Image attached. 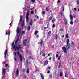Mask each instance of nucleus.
Listing matches in <instances>:
<instances>
[{
	"label": "nucleus",
	"mask_w": 79,
	"mask_h": 79,
	"mask_svg": "<svg viewBox=\"0 0 79 79\" xmlns=\"http://www.w3.org/2000/svg\"><path fill=\"white\" fill-rule=\"evenodd\" d=\"M69 39H67V40L66 42H67V46L68 47L67 48V50H69V49H70V47H73L74 46V41H72L71 43L70 44L69 43Z\"/></svg>",
	"instance_id": "1"
},
{
	"label": "nucleus",
	"mask_w": 79,
	"mask_h": 79,
	"mask_svg": "<svg viewBox=\"0 0 79 79\" xmlns=\"http://www.w3.org/2000/svg\"><path fill=\"white\" fill-rule=\"evenodd\" d=\"M13 48H14L15 50H16L17 49L18 51H19L21 48V46L20 45H18V46H17L16 45H15L13 46Z\"/></svg>",
	"instance_id": "2"
},
{
	"label": "nucleus",
	"mask_w": 79,
	"mask_h": 79,
	"mask_svg": "<svg viewBox=\"0 0 79 79\" xmlns=\"http://www.w3.org/2000/svg\"><path fill=\"white\" fill-rule=\"evenodd\" d=\"M21 29L20 28L19 29V27H18L17 28V35H18L19 34V32L20 34H21Z\"/></svg>",
	"instance_id": "3"
},
{
	"label": "nucleus",
	"mask_w": 79,
	"mask_h": 79,
	"mask_svg": "<svg viewBox=\"0 0 79 79\" xmlns=\"http://www.w3.org/2000/svg\"><path fill=\"white\" fill-rule=\"evenodd\" d=\"M6 70V69H4L2 72V76L5 77V70Z\"/></svg>",
	"instance_id": "4"
},
{
	"label": "nucleus",
	"mask_w": 79,
	"mask_h": 79,
	"mask_svg": "<svg viewBox=\"0 0 79 79\" xmlns=\"http://www.w3.org/2000/svg\"><path fill=\"white\" fill-rule=\"evenodd\" d=\"M29 17L28 15H26V21L27 23H29Z\"/></svg>",
	"instance_id": "5"
},
{
	"label": "nucleus",
	"mask_w": 79,
	"mask_h": 79,
	"mask_svg": "<svg viewBox=\"0 0 79 79\" xmlns=\"http://www.w3.org/2000/svg\"><path fill=\"white\" fill-rule=\"evenodd\" d=\"M62 49L65 52V53H67V51H66V48L65 46H63L62 48Z\"/></svg>",
	"instance_id": "6"
},
{
	"label": "nucleus",
	"mask_w": 79,
	"mask_h": 79,
	"mask_svg": "<svg viewBox=\"0 0 79 79\" xmlns=\"http://www.w3.org/2000/svg\"><path fill=\"white\" fill-rule=\"evenodd\" d=\"M30 21L31 26H32V25L34 24V21L32 20V18L31 19Z\"/></svg>",
	"instance_id": "7"
},
{
	"label": "nucleus",
	"mask_w": 79,
	"mask_h": 79,
	"mask_svg": "<svg viewBox=\"0 0 79 79\" xmlns=\"http://www.w3.org/2000/svg\"><path fill=\"white\" fill-rule=\"evenodd\" d=\"M27 43V40H25L23 42V46H26V43Z\"/></svg>",
	"instance_id": "8"
},
{
	"label": "nucleus",
	"mask_w": 79,
	"mask_h": 79,
	"mask_svg": "<svg viewBox=\"0 0 79 79\" xmlns=\"http://www.w3.org/2000/svg\"><path fill=\"white\" fill-rule=\"evenodd\" d=\"M4 54L5 55L4 56V59H5V58H6V54H7V50H6V49L5 50V51H4Z\"/></svg>",
	"instance_id": "9"
},
{
	"label": "nucleus",
	"mask_w": 79,
	"mask_h": 79,
	"mask_svg": "<svg viewBox=\"0 0 79 79\" xmlns=\"http://www.w3.org/2000/svg\"><path fill=\"white\" fill-rule=\"evenodd\" d=\"M16 75V76H18L19 75V70L18 69H17V70L15 72Z\"/></svg>",
	"instance_id": "10"
},
{
	"label": "nucleus",
	"mask_w": 79,
	"mask_h": 79,
	"mask_svg": "<svg viewBox=\"0 0 79 79\" xmlns=\"http://www.w3.org/2000/svg\"><path fill=\"white\" fill-rule=\"evenodd\" d=\"M40 75L41 76V77L42 79H44V76L43 74H42V73H40Z\"/></svg>",
	"instance_id": "11"
},
{
	"label": "nucleus",
	"mask_w": 79,
	"mask_h": 79,
	"mask_svg": "<svg viewBox=\"0 0 79 79\" xmlns=\"http://www.w3.org/2000/svg\"><path fill=\"white\" fill-rule=\"evenodd\" d=\"M20 60L21 62H22L23 61V58H22V56L20 54Z\"/></svg>",
	"instance_id": "12"
},
{
	"label": "nucleus",
	"mask_w": 79,
	"mask_h": 79,
	"mask_svg": "<svg viewBox=\"0 0 79 79\" xmlns=\"http://www.w3.org/2000/svg\"><path fill=\"white\" fill-rule=\"evenodd\" d=\"M70 18L71 21H73V16L71 15H70Z\"/></svg>",
	"instance_id": "13"
},
{
	"label": "nucleus",
	"mask_w": 79,
	"mask_h": 79,
	"mask_svg": "<svg viewBox=\"0 0 79 79\" xmlns=\"http://www.w3.org/2000/svg\"><path fill=\"white\" fill-rule=\"evenodd\" d=\"M48 63V61H46L44 63V66H46Z\"/></svg>",
	"instance_id": "14"
},
{
	"label": "nucleus",
	"mask_w": 79,
	"mask_h": 79,
	"mask_svg": "<svg viewBox=\"0 0 79 79\" xmlns=\"http://www.w3.org/2000/svg\"><path fill=\"white\" fill-rule=\"evenodd\" d=\"M30 29H31V26L28 25L27 27V30L28 31H30Z\"/></svg>",
	"instance_id": "15"
},
{
	"label": "nucleus",
	"mask_w": 79,
	"mask_h": 79,
	"mask_svg": "<svg viewBox=\"0 0 79 79\" xmlns=\"http://www.w3.org/2000/svg\"><path fill=\"white\" fill-rule=\"evenodd\" d=\"M39 32V31H35L34 33V35H37V33Z\"/></svg>",
	"instance_id": "16"
},
{
	"label": "nucleus",
	"mask_w": 79,
	"mask_h": 79,
	"mask_svg": "<svg viewBox=\"0 0 79 79\" xmlns=\"http://www.w3.org/2000/svg\"><path fill=\"white\" fill-rule=\"evenodd\" d=\"M64 23L65 24H66V25L68 24V23H67V20H66V19H65L64 20Z\"/></svg>",
	"instance_id": "17"
},
{
	"label": "nucleus",
	"mask_w": 79,
	"mask_h": 79,
	"mask_svg": "<svg viewBox=\"0 0 79 79\" xmlns=\"http://www.w3.org/2000/svg\"><path fill=\"white\" fill-rule=\"evenodd\" d=\"M26 73L27 74H29V69L28 68L27 69Z\"/></svg>",
	"instance_id": "18"
},
{
	"label": "nucleus",
	"mask_w": 79,
	"mask_h": 79,
	"mask_svg": "<svg viewBox=\"0 0 79 79\" xmlns=\"http://www.w3.org/2000/svg\"><path fill=\"white\" fill-rule=\"evenodd\" d=\"M61 62H60L59 64L58 68H60V67H61Z\"/></svg>",
	"instance_id": "19"
},
{
	"label": "nucleus",
	"mask_w": 79,
	"mask_h": 79,
	"mask_svg": "<svg viewBox=\"0 0 79 79\" xmlns=\"http://www.w3.org/2000/svg\"><path fill=\"white\" fill-rule=\"evenodd\" d=\"M24 25V20H23V23H22V26L23 27Z\"/></svg>",
	"instance_id": "20"
},
{
	"label": "nucleus",
	"mask_w": 79,
	"mask_h": 79,
	"mask_svg": "<svg viewBox=\"0 0 79 79\" xmlns=\"http://www.w3.org/2000/svg\"><path fill=\"white\" fill-rule=\"evenodd\" d=\"M23 34H25V31H22L21 35H23Z\"/></svg>",
	"instance_id": "21"
},
{
	"label": "nucleus",
	"mask_w": 79,
	"mask_h": 79,
	"mask_svg": "<svg viewBox=\"0 0 79 79\" xmlns=\"http://www.w3.org/2000/svg\"><path fill=\"white\" fill-rule=\"evenodd\" d=\"M57 39H58V35L56 34L55 37V39H56V40H57Z\"/></svg>",
	"instance_id": "22"
},
{
	"label": "nucleus",
	"mask_w": 79,
	"mask_h": 79,
	"mask_svg": "<svg viewBox=\"0 0 79 79\" xmlns=\"http://www.w3.org/2000/svg\"><path fill=\"white\" fill-rule=\"evenodd\" d=\"M31 10V9L30 8V7L28 6L27 7V11L29 12V11H30Z\"/></svg>",
	"instance_id": "23"
},
{
	"label": "nucleus",
	"mask_w": 79,
	"mask_h": 79,
	"mask_svg": "<svg viewBox=\"0 0 79 79\" xmlns=\"http://www.w3.org/2000/svg\"><path fill=\"white\" fill-rule=\"evenodd\" d=\"M31 10V9L30 8V7L28 6L27 7V11L29 12V11H30Z\"/></svg>",
	"instance_id": "24"
},
{
	"label": "nucleus",
	"mask_w": 79,
	"mask_h": 79,
	"mask_svg": "<svg viewBox=\"0 0 79 79\" xmlns=\"http://www.w3.org/2000/svg\"><path fill=\"white\" fill-rule=\"evenodd\" d=\"M47 27H44V29H46L48 28V25H47Z\"/></svg>",
	"instance_id": "25"
},
{
	"label": "nucleus",
	"mask_w": 79,
	"mask_h": 79,
	"mask_svg": "<svg viewBox=\"0 0 79 79\" xmlns=\"http://www.w3.org/2000/svg\"><path fill=\"white\" fill-rule=\"evenodd\" d=\"M43 44V41L41 40L40 42V44L41 46H42V44Z\"/></svg>",
	"instance_id": "26"
},
{
	"label": "nucleus",
	"mask_w": 79,
	"mask_h": 79,
	"mask_svg": "<svg viewBox=\"0 0 79 79\" xmlns=\"http://www.w3.org/2000/svg\"><path fill=\"white\" fill-rule=\"evenodd\" d=\"M22 18H23V17H22V16H20V22H21L22 21Z\"/></svg>",
	"instance_id": "27"
},
{
	"label": "nucleus",
	"mask_w": 79,
	"mask_h": 79,
	"mask_svg": "<svg viewBox=\"0 0 79 79\" xmlns=\"http://www.w3.org/2000/svg\"><path fill=\"white\" fill-rule=\"evenodd\" d=\"M50 34H51V31H49L48 33V36H49V35H50Z\"/></svg>",
	"instance_id": "28"
},
{
	"label": "nucleus",
	"mask_w": 79,
	"mask_h": 79,
	"mask_svg": "<svg viewBox=\"0 0 79 79\" xmlns=\"http://www.w3.org/2000/svg\"><path fill=\"white\" fill-rule=\"evenodd\" d=\"M49 76L50 78H52V73H50Z\"/></svg>",
	"instance_id": "29"
},
{
	"label": "nucleus",
	"mask_w": 79,
	"mask_h": 79,
	"mask_svg": "<svg viewBox=\"0 0 79 79\" xmlns=\"http://www.w3.org/2000/svg\"><path fill=\"white\" fill-rule=\"evenodd\" d=\"M49 10H50V9H48V7L46 8V10L47 11H49Z\"/></svg>",
	"instance_id": "30"
},
{
	"label": "nucleus",
	"mask_w": 79,
	"mask_h": 79,
	"mask_svg": "<svg viewBox=\"0 0 79 79\" xmlns=\"http://www.w3.org/2000/svg\"><path fill=\"white\" fill-rule=\"evenodd\" d=\"M65 77H68V75H67V74H66V73H65Z\"/></svg>",
	"instance_id": "31"
},
{
	"label": "nucleus",
	"mask_w": 79,
	"mask_h": 79,
	"mask_svg": "<svg viewBox=\"0 0 79 79\" xmlns=\"http://www.w3.org/2000/svg\"><path fill=\"white\" fill-rule=\"evenodd\" d=\"M60 58H61V56H59V57L58 58V60H60Z\"/></svg>",
	"instance_id": "32"
},
{
	"label": "nucleus",
	"mask_w": 79,
	"mask_h": 79,
	"mask_svg": "<svg viewBox=\"0 0 79 79\" xmlns=\"http://www.w3.org/2000/svg\"><path fill=\"white\" fill-rule=\"evenodd\" d=\"M35 17L36 18V19H39V16L37 15H35Z\"/></svg>",
	"instance_id": "33"
},
{
	"label": "nucleus",
	"mask_w": 79,
	"mask_h": 79,
	"mask_svg": "<svg viewBox=\"0 0 79 79\" xmlns=\"http://www.w3.org/2000/svg\"><path fill=\"white\" fill-rule=\"evenodd\" d=\"M19 36H20V34H19V35H18V37L17 39L18 40H19Z\"/></svg>",
	"instance_id": "34"
},
{
	"label": "nucleus",
	"mask_w": 79,
	"mask_h": 79,
	"mask_svg": "<svg viewBox=\"0 0 79 79\" xmlns=\"http://www.w3.org/2000/svg\"><path fill=\"white\" fill-rule=\"evenodd\" d=\"M66 38H68V34L67 33L66 35Z\"/></svg>",
	"instance_id": "35"
},
{
	"label": "nucleus",
	"mask_w": 79,
	"mask_h": 79,
	"mask_svg": "<svg viewBox=\"0 0 79 79\" xmlns=\"http://www.w3.org/2000/svg\"><path fill=\"white\" fill-rule=\"evenodd\" d=\"M24 79H27V77H26V75H24Z\"/></svg>",
	"instance_id": "36"
},
{
	"label": "nucleus",
	"mask_w": 79,
	"mask_h": 79,
	"mask_svg": "<svg viewBox=\"0 0 79 79\" xmlns=\"http://www.w3.org/2000/svg\"><path fill=\"white\" fill-rule=\"evenodd\" d=\"M23 73H24L25 72V69L24 68H23L22 70Z\"/></svg>",
	"instance_id": "37"
},
{
	"label": "nucleus",
	"mask_w": 79,
	"mask_h": 79,
	"mask_svg": "<svg viewBox=\"0 0 79 79\" xmlns=\"http://www.w3.org/2000/svg\"><path fill=\"white\" fill-rule=\"evenodd\" d=\"M52 17L51 16H50L49 18V21H51L52 20Z\"/></svg>",
	"instance_id": "38"
},
{
	"label": "nucleus",
	"mask_w": 79,
	"mask_h": 79,
	"mask_svg": "<svg viewBox=\"0 0 79 79\" xmlns=\"http://www.w3.org/2000/svg\"><path fill=\"white\" fill-rule=\"evenodd\" d=\"M42 56L44 57H45V53H43V54Z\"/></svg>",
	"instance_id": "39"
},
{
	"label": "nucleus",
	"mask_w": 79,
	"mask_h": 79,
	"mask_svg": "<svg viewBox=\"0 0 79 79\" xmlns=\"http://www.w3.org/2000/svg\"><path fill=\"white\" fill-rule=\"evenodd\" d=\"M77 4L78 5H79V0H77Z\"/></svg>",
	"instance_id": "40"
},
{
	"label": "nucleus",
	"mask_w": 79,
	"mask_h": 79,
	"mask_svg": "<svg viewBox=\"0 0 79 79\" xmlns=\"http://www.w3.org/2000/svg\"><path fill=\"white\" fill-rule=\"evenodd\" d=\"M60 15L61 16H63V12H60Z\"/></svg>",
	"instance_id": "41"
},
{
	"label": "nucleus",
	"mask_w": 79,
	"mask_h": 79,
	"mask_svg": "<svg viewBox=\"0 0 79 79\" xmlns=\"http://www.w3.org/2000/svg\"><path fill=\"white\" fill-rule=\"evenodd\" d=\"M27 16H29V11H27Z\"/></svg>",
	"instance_id": "42"
},
{
	"label": "nucleus",
	"mask_w": 79,
	"mask_h": 79,
	"mask_svg": "<svg viewBox=\"0 0 79 79\" xmlns=\"http://www.w3.org/2000/svg\"><path fill=\"white\" fill-rule=\"evenodd\" d=\"M70 24H71L72 25L73 24V21H71L70 22Z\"/></svg>",
	"instance_id": "43"
},
{
	"label": "nucleus",
	"mask_w": 79,
	"mask_h": 79,
	"mask_svg": "<svg viewBox=\"0 0 79 79\" xmlns=\"http://www.w3.org/2000/svg\"><path fill=\"white\" fill-rule=\"evenodd\" d=\"M31 15H33V14H34V11L31 10Z\"/></svg>",
	"instance_id": "44"
},
{
	"label": "nucleus",
	"mask_w": 79,
	"mask_h": 79,
	"mask_svg": "<svg viewBox=\"0 0 79 79\" xmlns=\"http://www.w3.org/2000/svg\"><path fill=\"white\" fill-rule=\"evenodd\" d=\"M60 76H63V74L62 73L60 72Z\"/></svg>",
	"instance_id": "45"
},
{
	"label": "nucleus",
	"mask_w": 79,
	"mask_h": 79,
	"mask_svg": "<svg viewBox=\"0 0 79 79\" xmlns=\"http://www.w3.org/2000/svg\"><path fill=\"white\" fill-rule=\"evenodd\" d=\"M50 70L48 71L47 72V74H50Z\"/></svg>",
	"instance_id": "46"
},
{
	"label": "nucleus",
	"mask_w": 79,
	"mask_h": 79,
	"mask_svg": "<svg viewBox=\"0 0 79 79\" xmlns=\"http://www.w3.org/2000/svg\"><path fill=\"white\" fill-rule=\"evenodd\" d=\"M18 40H18V39H17V40H16L15 42V43L16 44H17V42H18Z\"/></svg>",
	"instance_id": "47"
},
{
	"label": "nucleus",
	"mask_w": 79,
	"mask_h": 79,
	"mask_svg": "<svg viewBox=\"0 0 79 79\" xmlns=\"http://www.w3.org/2000/svg\"><path fill=\"white\" fill-rule=\"evenodd\" d=\"M55 19H53L52 20L53 23H54V22H55Z\"/></svg>",
	"instance_id": "48"
},
{
	"label": "nucleus",
	"mask_w": 79,
	"mask_h": 79,
	"mask_svg": "<svg viewBox=\"0 0 79 79\" xmlns=\"http://www.w3.org/2000/svg\"><path fill=\"white\" fill-rule=\"evenodd\" d=\"M31 2L32 3H34L35 2V0H31Z\"/></svg>",
	"instance_id": "49"
},
{
	"label": "nucleus",
	"mask_w": 79,
	"mask_h": 79,
	"mask_svg": "<svg viewBox=\"0 0 79 79\" xmlns=\"http://www.w3.org/2000/svg\"><path fill=\"white\" fill-rule=\"evenodd\" d=\"M48 69H51V67H48Z\"/></svg>",
	"instance_id": "50"
},
{
	"label": "nucleus",
	"mask_w": 79,
	"mask_h": 79,
	"mask_svg": "<svg viewBox=\"0 0 79 79\" xmlns=\"http://www.w3.org/2000/svg\"><path fill=\"white\" fill-rule=\"evenodd\" d=\"M12 45V46H13L14 45V42H13L12 43V44H11Z\"/></svg>",
	"instance_id": "51"
},
{
	"label": "nucleus",
	"mask_w": 79,
	"mask_h": 79,
	"mask_svg": "<svg viewBox=\"0 0 79 79\" xmlns=\"http://www.w3.org/2000/svg\"><path fill=\"white\" fill-rule=\"evenodd\" d=\"M8 66V64H6L5 65V66L6 67L7 66Z\"/></svg>",
	"instance_id": "52"
},
{
	"label": "nucleus",
	"mask_w": 79,
	"mask_h": 79,
	"mask_svg": "<svg viewBox=\"0 0 79 79\" xmlns=\"http://www.w3.org/2000/svg\"><path fill=\"white\" fill-rule=\"evenodd\" d=\"M10 31H9L8 32V35H10Z\"/></svg>",
	"instance_id": "53"
},
{
	"label": "nucleus",
	"mask_w": 79,
	"mask_h": 79,
	"mask_svg": "<svg viewBox=\"0 0 79 79\" xmlns=\"http://www.w3.org/2000/svg\"><path fill=\"white\" fill-rule=\"evenodd\" d=\"M14 60L15 61H17V59H16V58H14Z\"/></svg>",
	"instance_id": "54"
},
{
	"label": "nucleus",
	"mask_w": 79,
	"mask_h": 79,
	"mask_svg": "<svg viewBox=\"0 0 79 79\" xmlns=\"http://www.w3.org/2000/svg\"><path fill=\"white\" fill-rule=\"evenodd\" d=\"M17 53L18 56H19V52H17Z\"/></svg>",
	"instance_id": "55"
},
{
	"label": "nucleus",
	"mask_w": 79,
	"mask_h": 79,
	"mask_svg": "<svg viewBox=\"0 0 79 79\" xmlns=\"http://www.w3.org/2000/svg\"><path fill=\"white\" fill-rule=\"evenodd\" d=\"M26 63L27 64H28V61L27 60H26Z\"/></svg>",
	"instance_id": "56"
},
{
	"label": "nucleus",
	"mask_w": 79,
	"mask_h": 79,
	"mask_svg": "<svg viewBox=\"0 0 79 79\" xmlns=\"http://www.w3.org/2000/svg\"><path fill=\"white\" fill-rule=\"evenodd\" d=\"M14 54H15V56H16V52H14Z\"/></svg>",
	"instance_id": "57"
},
{
	"label": "nucleus",
	"mask_w": 79,
	"mask_h": 79,
	"mask_svg": "<svg viewBox=\"0 0 79 79\" xmlns=\"http://www.w3.org/2000/svg\"><path fill=\"white\" fill-rule=\"evenodd\" d=\"M29 59H31V58H32V56H30L29 57Z\"/></svg>",
	"instance_id": "58"
},
{
	"label": "nucleus",
	"mask_w": 79,
	"mask_h": 79,
	"mask_svg": "<svg viewBox=\"0 0 79 79\" xmlns=\"http://www.w3.org/2000/svg\"><path fill=\"white\" fill-rule=\"evenodd\" d=\"M26 52H27V53H28L29 52V51L28 50H26Z\"/></svg>",
	"instance_id": "59"
},
{
	"label": "nucleus",
	"mask_w": 79,
	"mask_h": 79,
	"mask_svg": "<svg viewBox=\"0 0 79 79\" xmlns=\"http://www.w3.org/2000/svg\"><path fill=\"white\" fill-rule=\"evenodd\" d=\"M45 11H43V14H45Z\"/></svg>",
	"instance_id": "60"
},
{
	"label": "nucleus",
	"mask_w": 79,
	"mask_h": 79,
	"mask_svg": "<svg viewBox=\"0 0 79 79\" xmlns=\"http://www.w3.org/2000/svg\"><path fill=\"white\" fill-rule=\"evenodd\" d=\"M52 27H55V24H53L52 25Z\"/></svg>",
	"instance_id": "61"
},
{
	"label": "nucleus",
	"mask_w": 79,
	"mask_h": 79,
	"mask_svg": "<svg viewBox=\"0 0 79 79\" xmlns=\"http://www.w3.org/2000/svg\"><path fill=\"white\" fill-rule=\"evenodd\" d=\"M60 31H61V32H62V31H63V28H61L60 29Z\"/></svg>",
	"instance_id": "62"
},
{
	"label": "nucleus",
	"mask_w": 79,
	"mask_h": 79,
	"mask_svg": "<svg viewBox=\"0 0 79 79\" xmlns=\"http://www.w3.org/2000/svg\"><path fill=\"white\" fill-rule=\"evenodd\" d=\"M60 0H59L58 1H57V2L58 3H60Z\"/></svg>",
	"instance_id": "63"
},
{
	"label": "nucleus",
	"mask_w": 79,
	"mask_h": 79,
	"mask_svg": "<svg viewBox=\"0 0 79 79\" xmlns=\"http://www.w3.org/2000/svg\"><path fill=\"white\" fill-rule=\"evenodd\" d=\"M40 24H43V21H41L40 22Z\"/></svg>",
	"instance_id": "64"
}]
</instances>
